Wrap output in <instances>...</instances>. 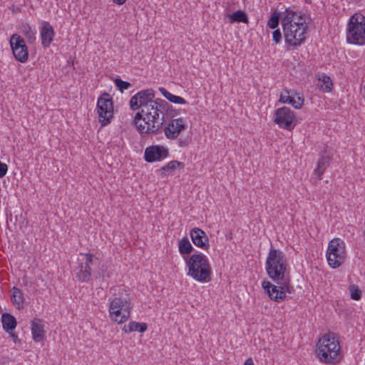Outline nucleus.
Wrapping results in <instances>:
<instances>
[{
    "mask_svg": "<svg viewBox=\"0 0 365 365\" xmlns=\"http://www.w3.org/2000/svg\"><path fill=\"white\" fill-rule=\"evenodd\" d=\"M139 99L140 106L143 108V113L145 114V119L153 123L152 128L156 127L158 129L160 125V115L164 114L170 104L165 100L157 98L154 100V93L152 89L143 90L137 93ZM155 130V129H153Z\"/></svg>",
    "mask_w": 365,
    "mask_h": 365,
    "instance_id": "1",
    "label": "nucleus"
},
{
    "mask_svg": "<svg viewBox=\"0 0 365 365\" xmlns=\"http://www.w3.org/2000/svg\"><path fill=\"white\" fill-rule=\"evenodd\" d=\"M268 277L272 280L290 279L288 264L284 254L279 250L270 249L265 263Z\"/></svg>",
    "mask_w": 365,
    "mask_h": 365,
    "instance_id": "2",
    "label": "nucleus"
},
{
    "mask_svg": "<svg viewBox=\"0 0 365 365\" xmlns=\"http://www.w3.org/2000/svg\"><path fill=\"white\" fill-rule=\"evenodd\" d=\"M339 351V342L333 334H325L317 344L316 352L319 361L323 363L337 362Z\"/></svg>",
    "mask_w": 365,
    "mask_h": 365,
    "instance_id": "3",
    "label": "nucleus"
},
{
    "mask_svg": "<svg viewBox=\"0 0 365 365\" xmlns=\"http://www.w3.org/2000/svg\"><path fill=\"white\" fill-rule=\"evenodd\" d=\"M188 267L187 275L192 277L194 279L207 282L211 279L212 269L207 257L202 254L192 255L186 261Z\"/></svg>",
    "mask_w": 365,
    "mask_h": 365,
    "instance_id": "4",
    "label": "nucleus"
},
{
    "mask_svg": "<svg viewBox=\"0 0 365 365\" xmlns=\"http://www.w3.org/2000/svg\"><path fill=\"white\" fill-rule=\"evenodd\" d=\"M346 41L349 43L364 45L365 43V16L361 14H354L348 24Z\"/></svg>",
    "mask_w": 365,
    "mask_h": 365,
    "instance_id": "5",
    "label": "nucleus"
},
{
    "mask_svg": "<svg viewBox=\"0 0 365 365\" xmlns=\"http://www.w3.org/2000/svg\"><path fill=\"white\" fill-rule=\"evenodd\" d=\"M130 309L129 299L123 296L116 297L110 303L109 314L112 320L121 324L130 317Z\"/></svg>",
    "mask_w": 365,
    "mask_h": 365,
    "instance_id": "6",
    "label": "nucleus"
},
{
    "mask_svg": "<svg viewBox=\"0 0 365 365\" xmlns=\"http://www.w3.org/2000/svg\"><path fill=\"white\" fill-rule=\"evenodd\" d=\"M304 16V14H300L298 21H294L292 26L283 29L285 41L287 44L297 46L305 39L304 34L307 29L304 26L306 23Z\"/></svg>",
    "mask_w": 365,
    "mask_h": 365,
    "instance_id": "7",
    "label": "nucleus"
},
{
    "mask_svg": "<svg viewBox=\"0 0 365 365\" xmlns=\"http://www.w3.org/2000/svg\"><path fill=\"white\" fill-rule=\"evenodd\" d=\"M326 256L328 264L331 267H339L344 262L346 257L344 242L339 238L331 240L329 242Z\"/></svg>",
    "mask_w": 365,
    "mask_h": 365,
    "instance_id": "8",
    "label": "nucleus"
},
{
    "mask_svg": "<svg viewBox=\"0 0 365 365\" xmlns=\"http://www.w3.org/2000/svg\"><path fill=\"white\" fill-rule=\"evenodd\" d=\"M272 281L277 284H273L269 281H264L262 286L272 300L281 302L286 298V293L290 292V279Z\"/></svg>",
    "mask_w": 365,
    "mask_h": 365,
    "instance_id": "9",
    "label": "nucleus"
},
{
    "mask_svg": "<svg viewBox=\"0 0 365 365\" xmlns=\"http://www.w3.org/2000/svg\"><path fill=\"white\" fill-rule=\"evenodd\" d=\"M97 110L101 125L110 123L113 117V102L109 93L105 92L98 98Z\"/></svg>",
    "mask_w": 365,
    "mask_h": 365,
    "instance_id": "10",
    "label": "nucleus"
},
{
    "mask_svg": "<svg viewBox=\"0 0 365 365\" xmlns=\"http://www.w3.org/2000/svg\"><path fill=\"white\" fill-rule=\"evenodd\" d=\"M146 115L143 113V108H141V110L138 112L133 120V124L136 126L137 129L141 134H153L156 135L158 133H162V125L165 121V114H160V125L159 128L156 129V127L154 128L155 130H153L151 121H148L146 119Z\"/></svg>",
    "mask_w": 365,
    "mask_h": 365,
    "instance_id": "11",
    "label": "nucleus"
},
{
    "mask_svg": "<svg viewBox=\"0 0 365 365\" xmlns=\"http://www.w3.org/2000/svg\"><path fill=\"white\" fill-rule=\"evenodd\" d=\"M274 122L281 128L292 130L296 123H294V113L287 107L277 109L274 113Z\"/></svg>",
    "mask_w": 365,
    "mask_h": 365,
    "instance_id": "12",
    "label": "nucleus"
},
{
    "mask_svg": "<svg viewBox=\"0 0 365 365\" xmlns=\"http://www.w3.org/2000/svg\"><path fill=\"white\" fill-rule=\"evenodd\" d=\"M10 45L15 58L21 63L26 62L29 58V51L24 39L14 34L10 38Z\"/></svg>",
    "mask_w": 365,
    "mask_h": 365,
    "instance_id": "13",
    "label": "nucleus"
},
{
    "mask_svg": "<svg viewBox=\"0 0 365 365\" xmlns=\"http://www.w3.org/2000/svg\"><path fill=\"white\" fill-rule=\"evenodd\" d=\"M85 256V262L81 263L75 269L76 277L81 282H88L91 277V267L98 262V259L92 254L87 253Z\"/></svg>",
    "mask_w": 365,
    "mask_h": 365,
    "instance_id": "14",
    "label": "nucleus"
},
{
    "mask_svg": "<svg viewBox=\"0 0 365 365\" xmlns=\"http://www.w3.org/2000/svg\"><path fill=\"white\" fill-rule=\"evenodd\" d=\"M186 128L182 118L172 119L168 125L163 128L162 127V132L164 131L165 135L167 138L173 140L178 137L181 131L184 130Z\"/></svg>",
    "mask_w": 365,
    "mask_h": 365,
    "instance_id": "15",
    "label": "nucleus"
},
{
    "mask_svg": "<svg viewBox=\"0 0 365 365\" xmlns=\"http://www.w3.org/2000/svg\"><path fill=\"white\" fill-rule=\"evenodd\" d=\"M168 149L163 145H151L145 148L144 158L146 162L160 161L168 157Z\"/></svg>",
    "mask_w": 365,
    "mask_h": 365,
    "instance_id": "16",
    "label": "nucleus"
},
{
    "mask_svg": "<svg viewBox=\"0 0 365 365\" xmlns=\"http://www.w3.org/2000/svg\"><path fill=\"white\" fill-rule=\"evenodd\" d=\"M190 237L194 245L201 249L207 250L210 247L209 240L206 233L198 227L190 230Z\"/></svg>",
    "mask_w": 365,
    "mask_h": 365,
    "instance_id": "17",
    "label": "nucleus"
},
{
    "mask_svg": "<svg viewBox=\"0 0 365 365\" xmlns=\"http://www.w3.org/2000/svg\"><path fill=\"white\" fill-rule=\"evenodd\" d=\"M54 36V31L52 26L48 22H44L41 29V43L43 47H48Z\"/></svg>",
    "mask_w": 365,
    "mask_h": 365,
    "instance_id": "18",
    "label": "nucleus"
},
{
    "mask_svg": "<svg viewBox=\"0 0 365 365\" xmlns=\"http://www.w3.org/2000/svg\"><path fill=\"white\" fill-rule=\"evenodd\" d=\"M31 333L33 339L35 341H40L44 339L45 331L43 329V325L42 324V320L38 318H35L31 322Z\"/></svg>",
    "mask_w": 365,
    "mask_h": 365,
    "instance_id": "19",
    "label": "nucleus"
},
{
    "mask_svg": "<svg viewBox=\"0 0 365 365\" xmlns=\"http://www.w3.org/2000/svg\"><path fill=\"white\" fill-rule=\"evenodd\" d=\"M279 101L282 103L291 104L294 108H300L304 103V98L298 97L297 100H295L293 97L289 96V91L284 89L280 94Z\"/></svg>",
    "mask_w": 365,
    "mask_h": 365,
    "instance_id": "20",
    "label": "nucleus"
},
{
    "mask_svg": "<svg viewBox=\"0 0 365 365\" xmlns=\"http://www.w3.org/2000/svg\"><path fill=\"white\" fill-rule=\"evenodd\" d=\"M11 292V300L14 306L17 309H23L25 299L22 291L16 287H13Z\"/></svg>",
    "mask_w": 365,
    "mask_h": 365,
    "instance_id": "21",
    "label": "nucleus"
},
{
    "mask_svg": "<svg viewBox=\"0 0 365 365\" xmlns=\"http://www.w3.org/2000/svg\"><path fill=\"white\" fill-rule=\"evenodd\" d=\"M1 323L3 329L6 332L14 331L16 327L17 322L16 318L9 313L5 312L1 315Z\"/></svg>",
    "mask_w": 365,
    "mask_h": 365,
    "instance_id": "22",
    "label": "nucleus"
},
{
    "mask_svg": "<svg viewBox=\"0 0 365 365\" xmlns=\"http://www.w3.org/2000/svg\"><path fill=\"white\" fill-rule=\"evenodd\" d=\"M330 158L328 155H322L317 163V167L314 169V173L317 175L318 180L322 179L327 168L329 165Z\"/></svg>",
    "mask_w": 365,
    "mask_h": 365,
    "instance_id": "23",
    "label": "nucleus"
},
{
    "mask_svg": "<svg viewBox=\"0 0 365 365\" xmlns=\"http://www.w3.org/2000/svg\"><path fill=\"white\" fill-rule=\"evenodd\" d=\"M159 91L168 101H169L171 103L175 104H185L187 103L183 98L172 94L165 88H159Z\"/></svg>",
    "mask_w": 365,
    "mask_h": 365,
    "instance_id": "24",
    "label": "nucleus"
},
{
    "mask_svg": "<svg viewBox=\"0 0 365 365\" xmlns=\"http://www.w3.org/2000/svg\"><path fill=\"white\" fill-rule=\"evenodd\" d=\"M147 324L145 323H139L136 322H131L128 326L125 325L123 328V331L125 333L132 331H139L140 333L144 332L147 329Z\"/></svg>",
    "mask_w": 365,
    "mask_h": 365,
    "instance_id": "25",
    "label": "nucleus"
},
{
    "mask_svg": "<svg viewBox=\"0 0 365 365\" xmlns=\"http://www.w3.org/2000/svg\"><path fill=\"white\" fill-rule=\"evenodd\" d=\"M227 17L229 19V22L231 24H233L235 22H248V17L247 14L244 11L240 10H238L232 14H227Z\"/></svg>",
    "mask_w": 365,
    "mask_h": 365,
    "instance_id": "26",
    "label": "nucleus"
},
{
    "mask_svg": "<svg viewBox=\"0 0 365 365\" xmlns=\"http://www.w3.org/2000/svg\"><path fill=\"white\" fill-rule=\"evenodd\" d=\"M297 16V14L290 10L289 9H287L285 12L283 14V16L282 18V26L283 29L292 26V25L294 24V19H295V16Z\"/></svg>",
    "mask_w": 365,
    "mask_h": 365,
    "instance_id": "27",
    "label": "nucleus"
},
{
    "mask_svg": "<svg viewBox=\"0 0 365 365\" xmlns=\"http://www.w3.org/2000/svg\"><path fill=\"white\" fill-rule=\"evenodd\" d=\"M178 248L181 255H189L194 249L187 237H185L180 240L178 243Z\"/></svg>",
    "mask_w": 365,
    "mask_h": 365,
    "instance_id": "28",
    "label": "nucleus"
},
{
    "mask_svg": "<svg viewBox=\"0 0 365 365\" xmlns=\"http://www.w3.org/2000/svg\"><path fill=\"white\" fill-rule=\"evenodd\" d=\"M181 165H183V163L177 160H173L162 167L161 170L166 172L168 174H172L176 168Z\"/></svg>",
    "mask_w": 365,
    "mask_h": 365,
    "instance_id": "29",
    "label": "nucleus"
},
{
    "mask_svg": "<svg viewBox=\"0 0 365 365\" xmlns=\"http://www.w3.org/2000/svg\"><path fill=\"white\" fill-rule=\"evenodd\" d=\"M279 14L277 11H274L269 21H268V23H267V26L270 28V29H275L277 27V26L279 25Z\"/></svg>",
    "mask_w": 365,
    "mask_h": 365,
    "instance_id": "30",
    "label": "nucleus"
},
{
    "mask_svg": "<svg viewBox=\"0 0 365 365\" xmlns=\"http://www.w3.org/2000/svg\"><path fill=\"white\" fill-rule=\"evenodd\" d=\"M322 81V84L321 85V87L322 90L324 92H330L333 86L332 81L330 77L328 76H323Z\"/></svg>",
    "mask_w": 365,
    "mask_h": 365,
    "instance_id": "31",
    "label": "nucleus"
},
{
    "mask_svg": "<svg viewBox=\"0 0 365 365\" xmlns=\"http://www.w3.org/2000/svg\"><path fill=\"white\" fill-rule=\"evenodd\" d=\"M114 83L115 86L118 88V90L120 91V92H123L125 90L128 89L131 84L129 82L124 81L120 78H116L114 80Z\"/></svg>",
    "mask_w": 365,
    "mask_h": 365,
    "instance_id": "32",
    "label": "nucleus"
},
{
    "mask_svg": "<svg viewBox=\"0 0 365 365\" xmlns=\"http://www.w3.org/2000/svg\"><path fill=\"white\" fill-rule=\"evenodd\" d=\"M351 298L354 300H359L361 298V291L357 286H350Z\"/></svg>",
    "mask_w": 365,
    "mask_h": 365,
    "instance_id": "33",
    "label": "nucleus"
},
{
    "mask_svg": "<svg viewBox=\"0 0 365 365\" xmlns=\"http://www.w3.org/2000/svg\"><path fill=\"white\" fill-rule=\"evenodd\" d=\"M130 107L133 110H135L141 108V106H140L139 99L137 96V94H135L133 96L131 97L130 100Z\"/></svg>",
    "mask_w": 365,
    "mask_h": 365,
    "instance_id": "34",
    "label": "nucleus"
},
{
    "mask_svg": "<svg viewBox=\"0 0 365 365\" xmlns=\"http://www.w3.org/2000/svg\"><path fill=\"white\" fill-rule=\"evenodd\" d=\"M272 38H273V41L276 43H278L280 42L281 38H282V34H281V31H279V29H276L273 31Z\"/></svg>",
    "mask_w": 365,
    "mask_h": 365,
    "instance_id": "35",
    "label": "nucleus"
},
{
    "mask_svg": "<svg viewBox=\"0 0 365 365\" xmlns=\"http://www.w3.org/2000/svg\"><path fill=\"white\" fill-rule=\"evenodd\" d=\"M28 29L29 30L25 31V36L29 40L30 42H33L36 38L35 32L31 31L29 26L28 27Z\"/></svg>",
    "mask_w": 365,
    "mask_h": 365,
    "instance_id": "36",
    "label": "nucleus"
},
{
    "mask_svg": "<svg viewBox=\"0 0 365 365\" xmlns=\"http://www.w3.org/2000/svg\"><path fill=\"white\" fill-rule=\"evenodd\" d=\"M8 170V166L6 163L0 161V178H3L6 175Z\"/></svg>",
    "mask_w": 365,
    "mask_h": 365,
    "instance_id": "37",
    "label": "nucleus"
},
{
    "mask_svg": "<svg viewBox=\"0 0 365 365\" xmlns=\"http://www.w3.org/2000/svg\"><path fill=\"white\" fill-rule=\"evenodd\" d=\"M190 142V139L189 138H186L184 139L180 138L178 140V144L180 147H185V146H187Z\"/></svg>",
    "mask_w": 365,
    "mask_h": 365,
    "instance_id": "38",
    "label": "nucleus"
},
{
    "mask_svg": "<svg viewBox=\"0 0 365 365\" xmlns=\"http://www.w3.org/2000/svg\"><path fill=\"white\" fill-rule=\"evenodd\" d=\"M103 267H104V265H102L101 271L98 272L96 277H105L106 270L103 269Z\"/></svg>",
    "mask_w": 365,
    "mask_h": 365,
    "instance_id": "39",
    "label": "nucleus"
},
{
    "mask_svg": "<svg viewBox=\"0 0 365 365\" xmlns=\"http://www.w3.org/2000/svg\"><path fill=\"white\" fill-rule=\"evenodd\" d=\"M8 333L10 334V336L13 339L14 342L19 341L18 336L15 333H14L13 331H10V332Z\"/></svg>",
    "mask_w": 365,
    "mask_h": 365,
    "instance_id": "40",
    "label": "nucleus"
},
{
    "mask_svg": "<svg viewBox=\"0 0 365 365\" xmlns=\"http://www.w3.org/2000/svg\"><path fill=\"white\" fill-rule=\"evenodd\" d=\"M244 365H254V362L252 358L247 359Z\"/></svg>",
    "mask_w": 365,
    "mask_h": 365,
    "instance_id": "41",
    "label": "nucleus"
},
{
    "mask_svg": "<svg viewBox=\"0 0 365 365\" xmlns=\"http://www.w3.org/2000/svg\"><path fill=\"white\" fill-rule=\"evenodd\" d=\"M126 0H113V1L115 4H118L119 5L120 4H123V3H125Z\"/></svg>",
    "mask_w": 365,
    "mask_h": 365,
    "instance_id": "42",
    "label": "nucleus"
},
{
    "mask_svg": "<svg viewBox=\"0 0 365 365\" xmlns=\"http://www.w3.org/2000/svg\"><path fill=\"white\" fill-rule=\"evenodd\" d=\"M306 1H307L308 0H305Z\"/></svg>",
    "mask_w": 365,
    "mask_h": 365,
    "instance_id": "43",
    "label": "nucleus"
}]
</instances>
